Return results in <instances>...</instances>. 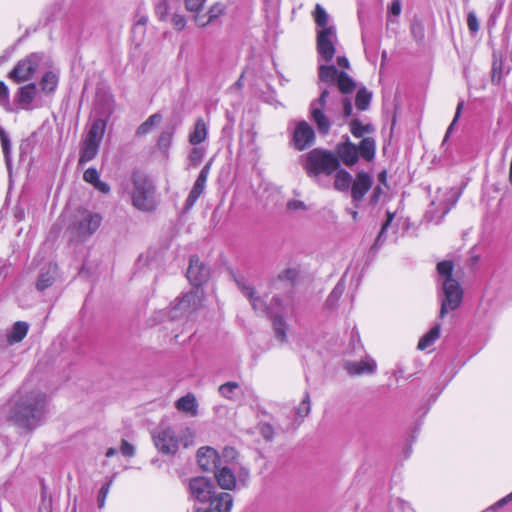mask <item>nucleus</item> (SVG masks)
<instances>
[{
    "instance_id": "nucleus-4",
    "label": "nucleus",
    "mask_w": 512,
    "mask_h": 512,
    "mask_svg": "<svg viewBox=\"0 0 512 512\" xmlns=\"http://www.w3.org/2000/svg\"><path fill=\"white\" fill-rule=\"evenodd\" d=\"M437 271L443 278V298L439 312V317L443 319L449 311H454L461 305L463 289L460 283L452 277L453 263L451 261L439 262Z\"/></svg>"
},
{
    "instance_id": "nucleus-51",
    "label": "nucleus",
    "mask_w": 512,
    "mask_h": 512,
    "mask_svg": "<svg viewBox=\"0 0 512 512\" xmlns=\"http://www.w3.org/2000/svg\"><path fill=\"white\" fill-rule=\"evenodd\" d=\"M463 107H464V102L460 101L458 103L457 107H456V112H455V116L453 118V121L451 122V124L449 125V127H448V129L446 131V134H445V137H444V140H443V144L449 138V135L452 132L454 125L456 124V122L458 121V119H459V117H460V115L462 113Z\"/></svg>"
},
{
    "instance_id": "nucleus-53",
    "label": "nucleus",
    "mask_w": 512,
    "mask_h": 512,
    "mask_svg": "<svg viewBox=\"0 0 512 512\" xmlns=\"http://www.w3.org/2000/svg\"><path fill=\"white\" fill-rule=\"evenodd\" d=\"M110 486H111V481L104 484L99 491L97 502H98V507L100 509L103 508L105 505L106 497L109 493Z\"/></svg>"
},
{
    "instance_id": "nucleus-22",
    "label": "nucleus",
    "mask_w": 512,
    "mask_h": 512,
    "mask_svg": "<svg viewBox=\"0 0 512 512\" xmlns=\"http://www.w3.org/2000/svg\"><path fill=\"white\" fill-rule=\"evenodd\" d=\"M209 503V512H231L233 507V497L227 492H215Z\"/></svg>"
},
{
    "instance_id": "nucleus-31",
    "label": "nucleus",
    "mask_w": 512,
    "mask_h": 512,
    "mask_svg": "<svg viewBox=\"0 0 512 512\" xmlns=\"http://www.w3.org/2000/svg\"><path fill=\"white\" fill-rule=\"evenodd\" d=\"M335 172L334 188L341 192L348 191L352 185V176L350 173L340 168Z\"/></svg>"
},
{
    "instance_id": "nucleus-21",
    "label": "nucleus",
    "mask_w": 512,
    "mask_h": 512,
    "mask_svg": "<svg viewBox=\"0 0 512 512\" xmlns=\"http://www.w3.org/2000/svg\"><path fill=\"white\" fill-rule=\"evenodd\" d=\"M511 69V65L504 63L502 52L493 49V63L491 71L492 83L499 85L504 77L510 73Z\"/></svg>"
},
{
    "instance_id": "nucleus-57",
    "label": "nucleus",
    "mask_w": 512,
    "mask_h": 512,
    "mask_svg": "<svg viewBox=\"0 0 512 512\" xmlns=\"http://www.w3.org/2000/svg\"><path fill=\"white\" fill-rule=\"evenodd\" d=\"M467 25L470 31L477 32L479 29V23L477 16L474 12H470L467 17Z\"/></svg>"
},
{
    "instance_id": "nucleus-11",
    "label": "nucleus",
    "mask_w": 512,
    "mask_h": 512,
    "mask_svg": "<svg viewBox=\"0 0 512 512\" xmlns=\"http://www.w3.org/2000/svg\"><path fill=\"white\" fill-rule=\"evenodd\" d=\"M43 55L40 53H32L25 59L20 60L14 69L9 73V77L20 83L29 80L36 72Z\"/></svg>"
},
{
    "instance_id": "nucleus-54",
    "label": "nucleus",
    "mask_w": 512,
    "mask_h": 512,
    "mask_svg": "<svg viewBox=\"0 0 512 512\" xmlns=\"http://www.w3.org/2000/svg\"><path fill=\"white\" fill-rule=\"evenodd\" d=\"M344 291V285L342 283H338L335 288L332 290L328 297V302L330 304L336 302L342 295Z\"/></svg>"
},
{
    "instance_id": "nucleus-35",
    "label": "nucleus",
    "mask_w": 512,
    "mask_h": 512,
    "mask_svg": "<svg viewBox=\"0 0 512 512\" xmlns=\"http://www.w3.org/2000/svg\"><path fill=\"white\" fill-rule=\"evenodd\" d=\"M336 87L338 88L339 92L348 94L356 88V84L346 72H340L336 82Z\"/></svg>"
},
{
    "instance_id": "nucleus-1",
    "label": "nucleus",
    "mask_w": 512,
    "mask_h": 512,
    "mask_svg": "<svg viewBox=\"0 0 512 512\" xmlns=\"http://www.w3.org/2000/svg\"><path fill=\"white\" fill-rule=\"evenodd\" d=\"M47 397L39 390L23 386L7 405V418L15 425L33 430L43 421L46 414Z\"/></svg>"
},
{
    "instance_id": "nucleus-23",
    "label": "nucleus",
    "mask_w": 512,
    "mask_h": 512,
    "mask_svg": "<svg viewBox=\"0 0 512 512\" xmlns=\"http://www.w3.org/2000/svg\"><path fill=\"white\" fill-rule=\"evenodd\" d=\"M336 152L338 159L346 166H353L359 159L358 147L349 141L339 144Z\"/></svg>"
},
{
    "instance_id": "nucleus-3",
    "label": "nucleus",
    "mask_w": 512,
    "mask_h": 512,
    "mask_svg": "<svg viewBox=\"0 0 512 512\" xmlns=\"http://www.w3.org/2000/svg\"><path fill=\"white\" fill-rule=\"evenodd\" d=\"M237 285L244 296L249 299L256 312L271 316L276 339L282 343L286 342L288 324L285 321V316L290 311L288 303H284L279 297H273L267 304L265 299L255 295L254 288L245 280H237Z\"/></svg>"
},
{
    "instance_id": "nucleus-49",
    "label": "nucleus",
    "mask_w": 512,
    "mask_h": 512,
    "mask_svg": "<svg viewBox=\"0 0 512 512\" xmlns=\"http://www.w3.org/2000/svg\"><path fill=\"white\" fill-rule=\"evenodd\" d=\"M402 4L401 0H393L388 7V19L393 21V18H397L401 14Z\"/></svg>"
},
{
    "instance_id": "nucleus-58",
    "label": "nucleus",
    "mask_w": 512,
    "mask_h": 512,
    "mask_svg": "<svg viewBox=\"0 0 512 512\" xmlns=\"http://www.w3.org/2000/svg\"><path fill=\"white\" fill-rule=\"evenodd\" d=\"M236 454L237 453L234 448L226 447L220 457L223 460V465H226L228 460H234L236 458Z\"/></svg>"
},
{
    "instance_id": "nucleus-18",
    "label": "nucleus",
    "mask_w": 512,
    "mask_h": 512,
    "mask_svg": "<svg viewBox=\"0 0 512 512\" xmlns=\"http://www.w3.org/2000/svg\"><path fill=\"white\" fill-rule=\"evenodd\" d=\"M373 180L371 176L362 171L356 175L351 185V196L356 206L363 200L365 194L371 189Z\"/></svg>"
},
{
    "instance_id": "nucleus-41",
    "label": "nucleus",
    "mask_w": 512,
    "mask_h": 512,
    "mask_svg": "<svg viewBox=\"0 0 512 512\" xmlns=\"http://www.w3.org/2000/svg\"><path fill=\"white\" fill-rule=\"evenodd\" d=\"M161 120H162V116L158 113L149 116L148 119L138 127L137 134L138 135L148 134L155 125H157L161 122Z\"/></svg>"
},
{
    "instance_id": "nucleus-24",
    "label": "nucleus",
    "mask_w": 512,
    "mask_h": 512,
    "mask_svg": "<svg viewBox=\"0 0 512 512\" xmlns=\"http://www.w3.org/2000/svg\"><path fill=\"white\" fill-rule=\"evenodd\" d=\"M218 485L224 490H232L236 487V477L231 467L220 465L214 472Z\"/></svg>"
},
{
    "instance_id": "nucleus-37",
    "label": "nucleus",
    "mask_w": 512,
    "mask_h": 512,
    "mask_svg": "<svg viewBox=\"0 0 512 512\" xmlns=\"http://www.w3.org/2000/svg\"><path fill=\"white\" fill-rule=\"evenodd\" d=\"M440 335V325H435L428 333H426L418 342V349L425 350L428 348Z\"/></svg>"
},
{
    "instance_id": "nucleus-34",
    "label": "nucleus",
    "mask_w": 512,
    "mask_h": 512,
    "mask_svg": "<svg viewBox=\"0 0 512 512\" xmlns=\"http://www.w3.org/2000/svg\"><path fill=\"white\" fill-rule=\"evenodd\" d=\"M375 140L371 137L364 138L358 147L359 155L370 161L375 156Z\"/></svg>"
},
{
    "instance_id": "nucleus-42",
    "label": "nucleus",
    "mask_w": 512,
    "mask_h": 512,
    "mask_svg": "<svg viewBox=\"0 0 512 512\" xmlns=\"http://www.w3.org/2000/svg\"><path fill=\"white\" fill-rule=\"evenodd\" d=\"M311 410V402H310V395L306 391L304 393L302 401L299 403V405L295 408V414L298 418L301 420L304 419Z\"/></svg>"
},
{
    "instance_id": "nucleus-62",
    "label": "nucleus",
    "mask_w": 512,
    "mask_h": 512,
    "mask_svg": "<svg viewBox=\"0 0 512 512\" xmlns=\"http://www.w3.org/2000/svg\"><path fill=\"white\" fill-rule=\"evenodd\" d=\"M148 17L146 15H139L138 19L135 22V29H141L147 24Z\"/></svg>"
},
{
    "instance_id": "nucleus-45",
    "label": "nucleus",
    "mask_w": 512,
    "mask_h": 512,
    "mask_svg": "<svg viewBox=\"0 0 512 512\" xmlns=\"http://www.w3.org/2000/svg\"><path fill=\"white\" fill-rule=\"evenodd\" d=\"M394 217H395L394 213L387 211L386 220L382 224L381 230H380V232L377 236V239L375 241V245H381L382 242L386 239V231H387L388 227L391 225Z\"/></svg>"
},
{
    "instance_id": "nucleus-2",
    "label": "nucleus",
    "mask_w": 512,
    "mask_h": 512,
    "mask_svg": "<svg viewBox=\"0 0 512 512\" xmlns=\"http://www.w3.org/2000/svg\"><path fill=\"white\" fill-rule=\"evenodd\" d=\"M339 105L344 117H349L352 114L351 101L347 97L340 96L335 90L331 91L328 88L322 89L319 98L310 103L309 117L315 123L321 135H327L330 132Z\"/></svg>"
},
{
    "instance_id": "nucleus-16",
    "label": "nucleus",
    "mask_w": 512,
    "mask_h": 512,
    "mask_svg": "<svg viewBox=\"0 0 512 512\" xmlns=\"http://www.w3.org/2000/svg\"><path fill=\"white\" fill-rule=\"evenodd\" d=\"M209 276L210 269L200 262L198 257L192 256L187 270V278L190 283L198 288L208 280Z\"/></svg>"
},
{
    "instance_id": "nucleus-30",
    "label": "nucleus",
    "mask_w": 512,
    "mask_h": 512,
    "mask_svg": "<svg viewBox=\"0 0 512 512\" xmlns=\"http://www.w3.org/2000/svg\"><path fill=\"white\" fill-rule=\"evenodd\" d=\"M207 125L202 118L197 119L193 132L189 135L190 144L196 146L207 138Z\"/></svg>"
},
{
    "instance_id": "nucleus-14",
    "label": "nucleus",
    "mask_w": 512,
    "mask_h": 512,
    "mask_svg": "<svg viewBox=\"0 0 512 512\" xmlns=\"http://www.w3.org/2000/svg\"><path fill=\"white\" fill-rule=\"evenodd\" d=\"M315 138V131L308 122L302 120L296 124L292 141L297 150L302 151L312 146L315 142Z\"/></svg>"
},
{
    "instance_id": "nucleus-17",
    "label": "nucleus",
    "mask_w": 512,
    "mask_h": 512,
    "mask_svg": "<svg viewBox=\"0 0 512 512\" xmlns=\"http://www.w3.org/2000/svg\"><path fill=\"white\" fill-rule=\"evenodd\" d=\"M197 461L203 471L215 472L223 464L217 451L211 447H201L197 452Z\"/></svg>"
},
{
    "instance_id": "nucleus-9",
    "label": "nucleus",
    "mask_w": 512,
    "mask_h": 512,
    "mask_svg": "<svg viewBox=\"0 0 512 512\" xmlns=\"http://www.w3.org/2000/svg\"><path fill=\"white\" fill-rule=\"evenodd\" d=\"M106 129V122L103 119H96L87 135L82 141L80 148L79 165L92 161L98 154V150Z\"/></svg>"
},
{
    "instance_id": "nucleus-47",
    "label": "nucleus",
    "mask_w": 512,
    "mask_h": 512,
    "mask_svg": "<svg viewBox=\"0 0 512 512\" xmlns=\"http://www.w3.org/2000/svg\"><path fill=\"white\" fill-rule=\"evenodd\" d=\"M53 282H54L53 275L50 272H45V273L40 274V276L37 280V283H36V287L38 290L43 291V290L47 289L48 287H50L53 284Z\"/></svg>"
},
{
    "instance_id": "nucleus-56",
    "label": "nucleus",
    "mask_w": 512,
    "mask_h": 512,
    "mask_svg": "<svg viewBox=\"0 0 512 512\" xmlns=\"http://www.w3.org/2000/svg\"><path fill=\"white\" fill-rule=\"evenodd\" d=\"M205 1L206 0H185V5L187 10L197 12L203 7Z\"/></svg>"
},
{
    "instance_id": "nucleus-44",
    "label": "nucleus",
    "mask_w": 512,
    "mask_h": 512,
    "mask_svg": "<svg viewBox=\"0 0 512 512\" xmlns=\"http://www.w3.org/2000/svg\"><path fill=\"white\" fill-rule=\"evenodd\" d=\"M176 433L179 439V444L182 443L185 447L192 444L195 433L190 427L182 426L179 429H176Z\"/></svg>"
},
{
    "instance_id": "nucleus-6",
    "label": "nucleus",
    "mask_w": 512,
    "mask_h": 512,
    "mask_svg": "<svg viewBox=\"0 0 512 512\" xmlns=\"http://www.w3.org/2000/svg\"><path fill=\"white\" fill-rule=\"evenodd\" d=\"M304 169L311 178L318 179L320 174L331 175L340 167L338 157L330 151L313 149L305 156Z\"/></svg>"
},
{
    "instance_id": "nucleus-48",
    "label": "nucleus",
    "mask_w": 512,
    "mask_h": 512,
    "mask_svg": "<svg viewBox=\"0 0 512 512\" xmlns=\"http://www.w3.org/2000/svg\"><path fill=\"white\" fill-rule=\"evenodd\" d=\"M204 154H205V152H204V150L202 148H199V147L193 148L191 150L190 154H189V161H190V163L194 167H196L203 160Z\"/></svg>"
},
{
    "instance_id": "nucleus-28",
    "label": "nucleus",
    "mask_w": 512,
    "mask_h": 512,
    "mask_svg": "<svg viewBox=\"0 0 512 512\" xmlns=\"http://www.w3.org/2000/svg\"><path fill=\"white\" fill-rule=\"evenodd\" d=\"M340 72H338L337 68L334 65H319V79L322 82L329 83L333 87L329 90L333 91L335 90L337 93L338 91L335 88V84L338 80Z\"/></svg>"
},
{
    "instance_id": "nucleus-64",
    "label": "nucleus",
    "mask_w": 512,
    "mask_h": 512,
    "mask_svg": "<svg viewBox=\"0 0 512 512\" xmlns=\"http://www.w3.org/2000/svg\"><path fill=\"white\" fill-rule=\"evenodd\" d=\"M249 478V471L246 469H241V472L239 473V481L241 483H246Z\"/></svg>"
},
{
    "instance_id": "nucleus-27",
    "label": "nucleus",
    "mask_w": 512,
    "mask_h": 512,
    "mask_svg": "<svg viewBox=\"0 0 512 512\" xmlns=\"http://www.w3.org/2000/svg\"><path fill=\"white\" fill-rule=\"evenodd\" d=\"M29 325L27 322L18 321L14 323L11 330L7 333V342L12 345L21 342L27 335Z\"/></svg>"
},
{
    "instance_id": "nucleus-59",
    "label": "nucleus",
    "mask_w": 512,
    "mask_h": 512,
    "mask_svg": "<svg viewBox=\"0 0 512 512\" xmlns=\"http://www.w3.org/2000/svg\"><path fill=\"white\" fill-rule=\"evenodd\" d=\"M9 101L8 88L4 82L0 81V104H7Z\"/></svg>"
},
{
    "instance_id": "nucleus-55",
    "label": "nucleus",
    "mask_w": 512,
    "mask_h": 512,
    "mask_svg": "<svg viewBox=\"0 0 512 512\" xmlns=\"http://www.w3.org/2000/svg\"><path fill=\"white\" fill-rule=\"evenodd\" d=\"M171 22L173 23V27L176 30H183L185 28V18L183 15L175 14L172 17H169Z\"/></svg>"
},
{
    "instance_id": "nucleus-40",
    "label": "nucleus",
    "mask_w": 512,
    "mask_h": 512,
    "mask_svg": "<svg viewBox=\"0 0 512 512\" xmlns=\"http://www.w3.org/2000/svg\"><path fill=\"white\" fill-rule=\"evenodd\" d=\"M155 13L159 19L163 21L169 20V12L171 10L170 0H155L154 1Z\"/></svg>"
},
{
    "instance_id": "nucleus-39",
    "label": "nucleus",
    "mask_w": 512,
    "mask_h": 512,
    "mask_svg": "<svg viewBox=\"0 0 512 512\" xmlns=\"http://www.w3.org/2000/svg\"><path fill=\"white\" fill-rule=\"evenodd\" d=\"M374 128L370 124H362L359 120L353 119L350 122V132L354 137L360 138L366 133L373 132Z\"/></svg>"
},
{
    "instance_id": "nucleus-50",
    "label": "nucleus",
    "mask_w": 512,
    "mask_h": 512,
    "mask_svg": "<svg viewBox=\"0 0 512 512\" xmlns=\"http://www.w3.org/2000/svg\"><path fill=\"white\" fill-rule=\"evenodd\" d=\"M172 142V132L164 131L158 139V146L160 149L167 151Z\"/></svg>"
},
{
    "instance_id": "nucleus-61",
    "label": "nucleus",
    "mask_w": 512,
    "mask_h": 512,
    "mask_svg": "<svg viewBox=\"0 0 512 512\" xmlns=\"http://www.w3.org/2000/svg\"><path fill=\"white\" fill-rule=\"evenodd\" d=\"M287 207L288 209L290 210H305L306 209V205L303 201H300V200H291L288 202L287 204Z\"/></svg>"
},
{
    "instance_id": "nucleus-5",
    "label": "nucleus",
    "mask_w": 512,
    "mask_h": 512,
    "mask_svg": "<svg viewBox=\"0 0 512 512\" xmlns=\"http://www.w3.org/2000/svg\"><path fill=\"white\" fill-rule=\"evenodd\" d=\"M133 207L142 212L154 211L159 203L156 186L151 178L142 173H134L129 192Z\"/></svg>"
},
{
    "instance_id": "nucleus-10",
    "label": "nucleus",
    "mask_w": 512,
    "mask_h": 512,
    "mask_svg": "<svg viewBox=\"0 0 512 512\" xmlns=\"http://www.w3.org/2000/svg\"><path fill=\"white\" fill-rule=\"evenodd\" d=\"M152 439L157 450L166 455H174L179 448L176 429L170 426H160L152 433Z\"/></svg>"
},
{
    "instance_id": "nucleus-63",
    "label": "nucleus",
    "mask_w": 512,
    "mask_h": 512,
    "mask_svg": "<svg viewBox=\"0 0 512 512\" xmlns=\"http://www.w3.org/2000/svg\"><path fill=\"white\" fill-rule=\"evenodd\" d=\"M337 63L340 67L348 69L350 67L349 61L345 56H338Z\"/></svg>"
},
{
    "instance_id": "nucleus-25",
    "label": "nucleus",
    "mask_w": 512,
    "mask_h": 512,
    "mask_svg": "<svg viewBox=\"0 0 512 512\" xmlns=\"http://www.w3.org/2000/svg\"><path fill=\"white\" fill-rule=\"evenodd\" d=\"M198 401L193 393H187L175 402V408L190 417L198 415Z\"/></svg>"
},
{
    "instance_id": "nucleus-33",
    "label": "nucleus",
    "mask_w": 512,
    "mask_h": 512,
    "mask_svg": "<svg viewBox=\"0 0 512 512\" xmlns=\"http://www.w3.org/2000/svg\"><path fill=\"white\" fill-rule=\"evenodd\" d=\"M36 95L35 84H29L20 88L19 103L29 109Z\"/></svg>"
},
{
    "instance_id": "nucleus-12",
    "label": "nucleus",
    "mask_w": 512,
    "mask_h": 512,
    "mask_svg": "<svg viewBox=\"0 0 512 512\" xmlns=\"http://www.w3.org/2000/svg\"><path fill=\"white\" fill-rule=\"evenodd\" d=\"M459 195L453 189L438 190L437 196L431 202L430 213L433 218L441 220L456 204Z\"/></svg>"
},
{
    "instance_id": "nucleus-46",
    "label": "nucleus",
    "mask_w": 512,
    "mask_h": 512,
    "mask_svg": "<svg viewBox=\"0 0 512 512\" xmlns=\"http://www.w3.org/2000/svg\"><path fill=\"white\" fill-rule=\"evenodd\" d=\"M0 139H1V145H2V149H3V153H4L6 164H7L8 169H10L11 144H10V140H9L8 136L5 134V132L1 128H0Z\"/></svg>"
},
{
    "instance_id": "nucleus-13",
    "label": "nucleus",
    "mask_w": 512,
    "mask_h": 512,
    "mask_svg": "<svg viewBox=\"0 0 512 512\" xmlns=\"http://www.w3.org/2000/svg\"><path fill=\"white\" fill-rule=\"evenodd\" d=\"M188 488L190 496L200 503H207L217 491L211 480L201 476L192 478Z\"/></svg>"
},
{
    "instance_id": "nucleus-8",
    "label": "nucleus",
    "mask_w": 512,
    "mask_h": 512,
    "mask_svg": "<svg viewBox=\"0 0 512 512\" xmlns=\"http://www.w3.org/2000/svg\"><path fill=\"white\" fill-rule=\"evenodd\" d=\"M202 301L203 292L199 288L192 289L171 303L169 315L173 320H193Z\"/></svg>"
},
{
    "instance_id": "nucleus-36",
    "label": "nucleus",
    "mask_w": 512,
    "mask_h": 512,
    "mask_svg": "<svg viewBox=\"0 0 512 512\" xmlns=\"http://www.w3.org/2000/svg\"><path fill=\"white\" fill-rule=\"evenodd\" d=\"M58 80L59 78L56 73L52 71L46 72L40 81L41 89L46 93L53 92L58 85Z\"/></svg>"
},
{
    "instance_id": "nucleus-52",
    "label": "nucleus",
    "mask_w": 512,
    "mask_h": 512,
    "mask_svg": "<svg viewBox=\"0 0 512 512\" xmlns=\"http://www.w3.org/2000/svg\"><path fill=\"white\" fill-rule=\"evenodd\" d=\"M260 434L268 441H271L274 438V428L269 423H261L259 426Z\"/></svg>"
},
{
    "instance_id": "nucleus-7",
    "label": "nucleus",
    "mask_w": 512,
    "mask_h": 512,
    "mask_svg": "<svg viewBox=\"0 0 512 512\" xmlns=\"http://www.w3.org/2000/svg\"><path fill=\"white\" fill-rule=\"evenodd\" d=\"M103 217L100 213L80 208L75 213L72 222L68 226L73 239L85 241L90 238L101 226Z\"/></svg>"
},
{
    "instance_id": "nucleus-20",
    "label": "nucleus",
    "mask_w": 512,
    "mask_h": 512,
    "mask_svg": "<svg viewBox=\"0 0 512 512\" xmlns=\"http://www.w3.org/2000/svg\"><path fill=\"white\" fill-rule=\"evenodd\" d=\"M335 44V34H318L317 50L320 60L330 62L333 59L336 52Z\"/></svg>"
},
{
    "instance_id": "nucleus-32",
    "label": "nucleus",
    "mask_w": 512,
    "mask_h": 512,
    "mask_svg": "<svg viewBox=\"0 0 512 512\" xmlns=\"http://www.w3.org/2000/svg\"><path fill=\"white\" fill-rule=\"evenodd\" d=\"M225 11V5L222 3H215L208 11V15L199 16L196 18L197 23L200 26H205L206 24L212 22L214 19L218 18Z\"/></svg>"
},
{
    "instance_id": "nucleus-26",
    "label": "nucleus",
    "mask_w": 512,
    "mask_h": 512,
    "mask_svg": "<svg viewBox=\"0 0 512 512\" xmlns=\"http://www.w3.org/2000/svg\"><path fill=\"white\" fill-rule=\"evenodd\" d=\"M83 180L103 194H108L111 190L108 183L100 180L99 173L95 168H88L83 174Z\"/></svg>"
},
{
    "instance_id": "nucleus-43",
    "label": "nucleus",
    "mask_w": 512,
    "mask_h": 512,
    "mask_svg": "<svg viewBox=\"0 0 512 512\" xmlns=\"http://www.w3.org/2000/svg\"><path fill=\"white\" fill-rule=\"evenodd\" d=\"M238 389H239L238 383L226 382L219 387L218 391L222 397H224L228 400H235V394Z\"/></svg>"
},
{
    "instance_id": "nucleus-38",
    "label": "nucleus",
    "mask_w": 512,
    "mask_h": 512,
    "mask_svg": "<svg viewBox=\"0 0 512 512\" xmlns=\"http://www.w3.org/2000/svg\"><path fill=\"white\" fill-rule=\"evenodd\" d=\"M372 94L366 89H359L356 94L355 105L358 110L365 111L368 109L371 102Z\"/></svg>"
},
{
    "instance_id": "nucleus-60",
    "label": "nucleus",
    "mask_w": 512,
    "mask_h": 512,
    "mask_svg": "<svg viewBox=\"0 0 512 512\" xmlns=\"http://www.w3.org/2000/svg\"><path fill=\"white\" fill-rule=\"evenodd\" d=\"M121 453L126 457H132L134 455V447L126 440L122 441Z\"/></svg>"
},
{
    "instance_id": "nucleus-29",
    "label": "nucleus",
    "mask_w": 512,
    "mask_h": 512,
    "mask_svg": "<svg viewBox=\"0 0 512 512\" xmlns=\"http://www.w3.org/2000/svg\"><path fill=\"white\" fill-rule=\"evenodd\" d=\"M313 18L316 25L322 29L321 32H332V27L329 26L330 16L322 5L316 4Z\"/></svg>"
},
{
    "instance_id": "nucleus-19",
    "label": "nucleus",
    "mask_w": 512,
    "mask_h": 512,
    "mask_svg": "<svg viewBox=\"0 0 512 512\" xmlns=\"http://www.w3.org/2000/svg\"><path fill=\"white\" fill-rule=\"evenodd\" d=\"M377 364L374 359L366 356L359 361H346L344 369L351 376H360L364 374H373L376 371Z\"/></svg>"
},
{
    "instance_id": "nucleus-15",
    "label": "nucleus",
    "mask_w": 512,
    "mask_h": 512,
    "mask_svg": "<svg viewBox=\"0 0 512 512\" xmlns=\"http://www.w3.org/2000/svg\"><path fill=\"white\" fill-rule=\"evenodd\" d=\"M211 166H212V162L211 160L208 161L204 167L201 169L186 201H185V208L186 209H190L192 208L195 203L197 202V200L199 199V197L203 194L205 188H206V182H207V178H208V175L210 173V170H211Z\"/></svg>"
}]
</instances>
